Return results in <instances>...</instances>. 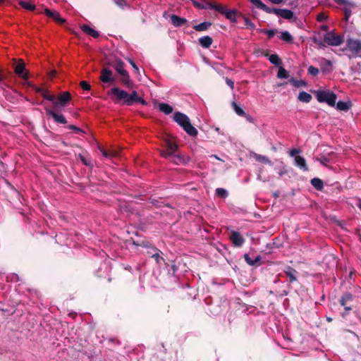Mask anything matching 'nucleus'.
<instances>
[{
  "label": "nucleus",
  "instance_id": "nucleus-36",
  "mask_svg": "<svg viewBox=\"0 0 361 361\" xmlns=\"http://www.w3.org/2000/svg\"><path fill=\"white\" fill-rule=\"evenodd\" d=\"M256 7L268 11V8L260 0H250Z\"/></svg>",
  "mask_w": 361,
  "mask_h": 361
},
{
  "label": "nucleus",
  "instance_id": "nucleus-29",
  "mask_svg": "<svg viewBox=\"0 0 361 361\" xmlns=\"http://www.w3.org/2000/svg\"><path fill=\"white\" fill-rule=\"evenodd\" d=\"M311 183L313 185V187L317 190H320L323 188V182L321 179L318 178H314L312 179Z\"/></svg>",
  "mask_w": 361,
  "mask_h": 361
},
{
  "label": "nucleus",
  "instance_id": "nucleus-49",
  "mask_svg": "<svg viewBox=\"0 0 361 361\" xmlns=\"http://www.w3.org/2000/svg\"><path fill=\"white\" fill-rule=\"evenodd\" d=\"M226 84L231 87V90H233L234 88V82L231 79L226 78Z\"/></svg>",
  "mask_w": 361,
  "mask_h": 361
},
{
  "label": "nucleus",
  "instance_id": "nucleus-8",
  "mask_svg": "<svg viewBox=\"0 0 361 361\" xmlns=\"http://www.w3.org/2000/svg\"><path fill=\"white\" fill-rule=\"evenodd\" d=\"M166 151H161V155L163 157L165 158H169L173 155V154L176 152L177 149V145L176 143H174L173 141L170 140H167L166 141Z\"/></svg>",
  "mask_w": 361,
  "mask_h": 361
},
{
  "label": "nucleus",
  "instance_id": "nucleus-46",
  "mask_svg": "<svg viewBox=\"0 0 361 361\" xmlns=\"http://www.w3.org/2000/svg\"><path fill=\"white\" fill-rule=\"evenodd\" d=\"M290 82L295 87H300L302 85H305V82L302 81V80L298 81V80H291Z\"/></svg>",
  "mask_w": 361,
  "mask_h": 361
},
{
  "label": "nucleus",
  "instance_id": "nucleus-13",
  "mask_svg": "<svg viewBox=\"0 0 361 361\" xmlns=\"http://www.w3.org/2000/svg\"><path fill=\"white\" fill-rule=\"evenodd\" d=\"M152 250L154 252V253H152L151 252H148L149 254H152V257L155 260L157 264H161V262L166 263L165 259L163 257L160 255V254H162V252L157 249L155 247H152Z\"/></svg>",
  "mask_w": 361,
  "mask_h": 361
},
{
  "label": "nucleus",
  "instance_id": "nucleus-52",
  "mask_svg": "<svg viewBox=\"0 0 361 361\" xmlns=\"http://www.w3.org/2000/svg\"><path fill=\"white\" fill-rule=\"evenodd\" d=\"M28 85L33 87V88L36 90V92L40 93L41 94H42V92L45 90V89H44V88L37 87L34 85H32L31 84H30V82H28Z\"/></svg>",
  "mask_w": 361,
  "mask_h": 361
},
{
  "label": "nucleus",
  "instance_id": "nucleus-17",
  "mask_svg": "<svg viewBox=\"0 0 361 361\" xmlns=\"http://www.w3.org/2000/svg\"><path fill=\"white\" fill-rule=\"evenodd\" d=\"M44 13L50 17V18H52L53 19H54L56 22L59 23H63L65 22V20L61 18L60 17V15L58 12L56 11H50L49 9L48 8H46L44 10Z\"/></svg>",
  "mask_w": 361,
  "mask_h": 361
},
{
  "label": "nucleus",
  "instance_id": "nucleus-20",
  "mask_svg": "<svg viewBox=\"0 0 361 361\" xmlns=\"http://www.w3.org/2000/svg\"><path fill=\"white\" fill-rule=\"evenodd\" d=\"M169 158L171 161L176 164H185L189 161V157L180 155H172Z\"/></svg>",
  "mask_w": 361,
  "mask_h": 361
},
{
  "label": "nucleus",
  "instance_id": "nucleus-56",
  "mask_svg": "<svg viewBox=\"0 0 361 361\" xmlns=\"http://www.w3.org/2000/svg\"><path fill=\"white\" fill-rule=\"evenodd\" d=\"M56 74V71H51L49 74V76L50 78H53Z\"/></svg>",
  "mask_w": 361,
  "mask_h": 361
},
{
  "label": "nucleus",
  "instance_id": "nucleus-28",
  "mask_svg": "<svg viewBox=\"0 0 361 361\" xmlns=\"http://www.w3.org/2000/svg\"><path fill=\"white\" fill-rule=\"evenodd\" d=\"M114 67L120 75L124 74L125 72H126V71L124 69V64L121 61H117Z\"/></svg>",
  "mask_w": 361,
  "mask_h": 361
},
{
  "label": "nucleus",
  "instance_id": "nucleus-50",
  "mask_svg": "<svg viewBox=\"0 0 361 361\" xmlns=\"http://www.w3.org/2000/svg\"><path fill=\"white\" fill-rule=\"evenodd\" d=\"M300 152V150L297 149H293L290 151L289 152V154L290 157H297L296 154H298Z\"/></svg>",
  "mask_w": 361,
  "mask_h": 361
},
{
  "label": "nucleus",
  "instance_id": "nucleus-54",
  "mask_svg": "<svg viewBox=\"0 0 361 361\" xmlns=\"http://www.w3.org/2000/svg\"><path fill=\"white\" fill-rule=\"evenodd\" d=\"M128 241L131 242L133 245H134L137 247H139V245H138L139 240H133V238H130Z\"/></svg>",
  "mask_w": 361,
  "mask_h": 361
},
{
  "label": "nucleus",
  "instance_id": "nucleus-4",
  "mask_svg": "<svg viewBox=\"0 0 361 361\" xmlns=\"http://www.w3.org/2000/svg\"><path fill=\"white\" fill-rule=\"evenodd\" d=\"M346 46L353 56H357L361 53V41L358 39H350L347 40Z\"/></svg>",
  "mask_w": 361,
  "mask_h": 361
},
{
  "label": "nucleus",
  "instance_id": "nucleus-12",
  "mask_svg": "<svg viewBox=\"0 0 361 361\" xmlns=\"http://www.w3.org/2000/svg\"><path fill=\"white\" fill-rule=\"evenodd\" d=\"M100 80L103 82H112L114 81L113 73L111 70L103 68L101 72Z\"/></svg>",
  "mask_w": 361,
  "mask_h": 361
},
{
  "label": "nucleus",
  "instance_id": "nucleus-63",
  "mask_svg": "<svg viewBox=\"0 0 361 361\" xmlns=\"http://www.w3.org/2000/svg\"><path fill=\"white\" fill-rule=\"evenodd\" d=\"M70 128L74 129V130H75L77 131H80L79 128H76L75 126H70Z\"/></svg>",
  "mask_w": 361,
  "mask_h": 361
},
{
  "label": "nucleus",
  "instance_id": "nucleus-33",
  "mask_svg": "<svg viewBox=\"0 0 361 361\" xmlns=\"http://www.w3.org/2000/svg\"><path fill=\"white\" fill-rule=\"evenodd\" d=\"M280 38L287 42H291L293 41V37L288 31L282 32Z\"/></svg>",
  "mask_w": 361,
  "mask_h": 361
},
{
  "label": "nucleus",
  "instance_id": "nucleus-58",
  "mask_svg": "<svg viewBox=\"0 0 361 361\" xmlns=\"http://www.w3.org/2000/svg\"><path fill=\"white\" fill-rule=\"evenodd\" d=\"M286 173V170L283 168L282 170H281L279 172V174L280 176H283Z\"/></svg>",
  "mask_w": 361,
  "mask_h": 361
},
{
  "label": "nucleus",
  "instance_id": "nucleus-31",
  "mask_svg": "<svg viewBox=\"0 0 361 361\" xmlns=\"http://www.w3.org/2000/svg\"><path fill=\"white\" fill-rule=\"evenodd\" d=\"M226 18L231 21H235L236 12L234 10H228L226 8V12L224 13Z\"/></svg>",
  "mask_w": 361,
  "mask_h": 361
},
{
  "label": "nucleus",
  "instance_id": "nucleus-30",
  "mask_svg": "<svg viewBox=\"0 0 361 361\" xmlns=\"http://www.w3.org/2000/svg\"><path fill=\"white\" fill-rule=\"evenodd\" d=\"M350 107V102H338L336 104V108L341 111H348Z\"/></svg>",
  "mask_w": 361,
  "mask_h": 361
},
{
  "label": "nucleus",
  "instance_id": "nucleus-1",
  "mask_svg": "<svg viewBox=\"0 0 361 361\" xmlns=\"http://www.w3.org/2000/svg\"><path fill=\"white\" fill-rule=\"evenodd\" d=\"M173 119L188 135L190 136L197 135V130L191 125L190 119L186 115L180 112H176L173 116Z\"/></svg>",
  "mask_w": 361,
  "mask_h": 361
},
{
  "label": "nucleus",
  "instance_id": "nucleus-59",
  "mask_svg": "<svg viewBox=\"0 0 361 361\" xmlns=\"http://www.w3.org/2000/svg\"><path fill=\"white\" fill-rule=\"evenodd\" d=\"M116 4L120 6H123V4H124V1L123 0H118V1L116 2Z\"/></svg>",
  "mask_w": 361,
  "mask_h": 361
},
{
  "label": "nucleus",
  "instance_id": "nucleus-19",
  "mask_svg": "<svg viewBox=\"0 0 361 361\" xmlns=\"http://www.w3.org/2000/svg\"><path fill=\"white\" fill-rule=\"evenodd\" d=\"M244 259L249 265L256 266L259 264V262L262 259V257L260 255H257L255 259H252L248 254H245Z\"/></svg>",
  "mask_w": 361,
  "mask_h": 361
},
{
  "label": "nucleus",
  "instance_id": "nucleus-26",
  "mask_svg": "<svg viewBox=\"0 0 361 361\" xmlns=\"http://www.w3.org/2000/svg\"><path fill=\"white\" fill-rule=\"evenodd\" d=\"M121 81L128 88H131L133 87V83L131 80H130V76L128 73L125 72L124 74H121Z\"/></svg>",
  "mask_w": 361,
  "mask_h": 361
},
{
  "label": "nucleus",
  "instance_id": "nucleus-62",
  "mask_svg": "<svg viewBox=\"0 0 361 361\" xmlns=\"http://www.w3.org/2000/svg\"><path fill=\"white\" fill-rule=\"evenodd\" d=\"M269 1L274 4H280L282 1V0H269Z\"/></svg>",
  "mask_w": 361,
  "mask_h": 361
},
{
  "label": "nucleus",
  "instance_id": "nucleus-10",
  "mask_svg": "<svg viewBox=\"0 0 361 361\" xmlns=\"http://www.w3.org/2000/svg\"><path fill=\"white\" fill-rule=\"evenodd\" d=\"M353 298V295L349 293L346 292L343 293L339 300V302L341 305L343 306L345 308V310L346 311L345 313L343 314V317H345V314H347L350 310H351V307L348 306V302L350 301H352Z\"/></svg>",
  "mask_w": 361,
  "mask_h": 361
},
{
  "label": "nucleus",
  "instance_id": "nucleus-55",
  "mask_svg": "<svg viewBox=\"0 0 361 361\" xmlns=\"http://www.w3.org/2000/svg\"><path fill=\"white\" fill-rule=\"evenodd\" d=\"M109 152L110 153V158L118 155V152L114 149H111Z\"/></svg>",
  "mask_w": 361,
  "mask_h": 361
},
{
  "label": "nucleus",
  "instance_id": "nucleus-11",
  "mask_svg": "<svg viewBox=\"0 0 361 361\" xmlns=\"http://www.w3.org/2000/svg\"><path fill=\"white\" fill-rule=\"evenodd\" d=\"M283 273L288 278L289 283H294L298 281V277L299 276V273L297 270H295L293 267H291L290 266H287L285 268Z\"/></svg>",
  "mask_w": 361,
  "mask_h": 361
},
{
  "label": "nucleus",
  "instance_id": "nucleus-34",
  "mask_svg": "<svg viewBox=\"0 0 361 361\" xmlns=\"http://www.w3.org/2000/svg\"><path fill=\"white\" fill-rule=\"evenodd\" d=\"M210 25L211 23H202L199 25H195L194 27V29L197 31H203L207 30Z\"/></svg>",
  "mask_w": 361,
  "mask_h": 361
},
{
  "label": "nucleus",
  "instance_id": "nucleus-64",
  "mask_svg": "<svg viewBox=\"0 0 361 361\" xmlns=\"http://www.w3.org/2000/svg\"><path fill=\"white\" fill-rule=\"evenodd\" d=\"M212 157H214L215 159H219L217 156H216V155H213Z\"/></svg>",
  "mask_w": 361,
  "mask_h": 361
},
{
  "label": "nucleus",
  "instance_id": "nucleus-35",
  "mask_svg": "<svg viewBox=\"0 0 361 361\" xmlns=\"http://www.w3.org/2000/svg\"><path fill=\"white\" fill-rule=\"evenodd\" d=\"M288 73L285 68H283V67L279 68L277 74L278 78L281 79H286L288 78Z\"/></svg>",
  "mask_w": 361,
  "mask_h": 361
},
{
  "label": "nucleus",
  "instance_id": "nucleus-25",
  "mask_svg": "<svg viewBox=\"0 0 361 361\" xmlns=\"http://www.w3.org/2000/svg\"><path fill=\"white\" fill-rule=\"evenodd\" d=\"M298 98L302 102L309 103L312 99V96L310 94L302 91L300 92Z\"/></svg>",
  "mask_w": 361,
  "mask_h": 361
},
{
  "label": "nucleus",
  "instance_id": "nucleus-2",
  "mask_svg": "<svg viewBox=\"0 0 361 361\" xmlns=\"http://www.w3.org/2000/svg\"><path fill=\"white\" fill-rule=\"evenodd\" d=\"M316 97L319 102H326L331 106L336 104V95L331 91H317Z\"/></svg>",
  "mask_w": 361,
  "mask_h": 361
},
{
  "label": "nucleus",
  "instance_id": "nucleus-39",
  "mask_svg": "<svg viewBox=\"0 0 361 361\" xmlns=\"http://www.w3.org/2000/svg\"><path fill=\"white\" fill-rule=\"evenodd\" d=\"M216 194L221 198H225L228 196V192L224 188H217L216 190Z\"/></svg>",
  "mask_w": 361,
  "mask_h": 361
},
{
  "label": "nucleus",
  "instance_id": "nucleus-47",
  "mask_svg": "<svg viewBox=\"0 0 361 361\" xmlns=\"http://www.w3.org/2000/svg\"><path fill=\"white\" fill-rule=\"evenodd\" d=\"M80 86L85 90H90V85L86 81L80 82Z\"/></svg>",
  "mask_w": 361,
  "mask_h": 361
},
{
  "label": "nucleus",
  "instance_id": "nucleus-3",
  "mask_svg": "<svg viewBox=\"0 0 361 361\" xmlns=\"http://www.w3.org/2000/svg\"><path fill=\"white\" fill-rule=\"evenodd\" d=\"M324 42L330 46H339L343 42V37L341 35H336L333 32H328L324 36Z\"/></svg>",
  "mask_w": 361,
  "mask_h": 361
},
{
  "label": "nucleus",
  "instance_id": "nucleus-6",
  "mask_svg": "<svg viewBox=\"0 0 361 361\" xmlns=\"http://www.w3.org/2000/svg\"><path fill=\"white\" fill-rule=\"evenodd\" d=\"M230 240L235 247H241L245 243V238L238 231H232L229 237Z\"/></svg>",
  "mask_w": 361,
  "mask_h": 361
},
{
  "label": "nucleus",
  "instance_id": "nucleus-45",
  "mask_svg": "<svg viewBox=\"0 0 361 361\" xmlns=\"http://www.w3.org/2000/svg\"><path fill=\"white\" fill-rule=\"evenodd\" d=\"M99 151L102 152V155L106 158H110V153L109 151H106L104 147H99Z\"/></svg>",
  "mask_w": 361,
  "mask_h": 361
},
{
  "label": "nucleus",
  "instance_id": "nucleus-53",
  "mask_svg": "<svg viewBox=\"0 0 361 361\" xmlns=\"http://www.w3.org/2000/svg\"><path fill=\"white\" fill-rule=\"evenodd\" d=\"M264 32L267 33L269 37H272L275 35V31L271 30H266Z\"/></svg>",
  "mask_w": 361,
  "mask_h": 361
},
{
  "label": "nucleus",
  "instance_id": "nucleus-61",
  "mask_svg": "<svg viewBox=\"0 0 361 361\" xmlns=\"http://www.w3.org/2000/svg\"><path fill=\"white\" fill-rule=\"evenodd\" d=\"M80 157L81 161L84 163V164H85V165L89 164L82 156L80 155Z\"/></svg>",
  "mask_w": 361,
  "mask_h": 361
},
{
  "label": "nucleus",
  "instance_id": "nucleus-23",
  "mask_svg": "<svg viewBox=\"0 0 361 361\" xmlns=\"http://www.w3.org/2000/svg\"><path fill=\"white\" fill-rule=\"evenodd\" d=\"M140 98L138 97L136 91H133L131 94H128V99L126 100V104L132 105L134 102H138Z\"/></svg>",
  "mask_w": 361,
  "mask_h": 361
},
{
  "label": "nucleus",
  "instance_id": "nucleus-21",
  "mask_svg": "<svg viewBox=\"0 0 361 361\" xmlns=\"http://www.w3.org/2000/svg\"><path fill=\"white\" fill-rule=\"evenodd\" d=\"M213 42V39L209 36H204L199 39V43L203 48H209Z\"/></svg>",
  "mask_w": 361,
  "mask_h": 361
},
{
  "label": "nucleus",
  "instance_id": "nucleus-38",
  "mask_svg": "<svg viewBox=\"0 0 361 361\" xmlns=\"http://www.w3.org/2000/svg\"><path fill=\"white\" fill-rule=\"evenodd\" d=\"M42 96L47 99V100H49L51 102H54L55 100V96L54 94H51L49 93V92L48 91V90L45 89V90L42 92Z\"/></svg>",
  "mask_w": 361,
  "mask_h": 361
},
{
  "label": "nucleus",
  "instance_id": "nucleus-9",
  "mask_svg": "<svg viewBox=\"0 0 361 361\" xmlns=\"http://www.w3.org/2000/svg\"><path fill=\"white\" fill-rule=\"evenodd\" d=\"M109 95H114L116 99L123 100L126 104V100L128 99V93L124 90H120L117 87L112 88L109 92Z\"/></svg>",
  "mask_w": 361,
  "mask_h": 361
},
{
  "label": "nucleus",
  "instance_id": "nucleus-44",
  "mask_svg": "<svg viewBox=\"0 0 361 361\" xmlns=\"http://www.w3.org/2000/svg\"><path fill=\"white\" fill-rule=\"evenodd\" d=\"M317 160L325 166H327V164L329 162V159L325 157H322L320 159L317 158Z\"/></svg>",
  "mask_w": 361,
  "mask_h": 361
},
{
  "label": "nucleus",
  "instance_id": "nucleus-48",
  "mask_svg": "<svg viewBox=\"0 0 361 361\" xmlns=\"http://www.w3.org/2000/svg\"><path fill=\"white\" fill-rule=\"evenodd\" d=\"M326 18V16L323 13H319L317 16V20L320 22L325 20Z\"/></svg>",
  "mask_w": 361,
  "mask_h": 361
},
{
  "label": "nucleus",
  "instance_id": "nucleus-41",
  "mask_svg": "<svg viewBox=\"0 0 361 361\" xmlns=\"http://www.w3.org/2000/svg\"><path fill=\"white\" fill-rule=\"evenodd\" d=\"M270 62L274 65H279L281 63V61L279 56L276 54H271L269 58Z\"/></svg>",
  "mask_w": 361,
  "mask_h": 361
},
{
  "label": "nucleus",
  "instance_id": "nucleus-57",
  "mask_svg": "<svg viewBox=\"0 0 361 361\" xmlns=\"http://www.w3.org/2000/svg\"><path fill=\"white\" fill-rule=\"evenodd\" d=\"M322 61L326 64L328 66H331V62L329 60H326V59H322Z\"/></svg>",
  "mask_w": 361,
  "mask_h": 361
},
{
  "label": "nucleus",
  "instance_id": "nucleus-43",
  "mask_svg": "<svg viewBox=\"0 0 361 361\" xmlns=\"http://www.w3.org/2000/svg\"><path fill=\"white\" fill-rule=\"evenodd\" d=\"M138 245H139V247H151L152 248V247L150 246L151 245L150 243L145 240H139Z\"/></svg>",
  "mask_w": 361,
  "mask_h": 361
},
{
  "label": "nucleus",
  "instance_id": "nucleus-32",
  "mask_svg": "<svg viewBox=\"0 0 361 361\" xmlns=\"http://www.w3.org/2000/svg\"><path fill=\"white\" fill-rule=\"evenodd\" d=\"M211 7L221 14H224L226 10V7L220 4H213L211 5Z\"/></svg>",
  "mask_w": 361,
  "mask_h": 361
},
{
  "label": "nucleus",
  "instance_id": "nucleus-14",
  "mask_svg": "<svg viewBox=\"0 0 361 361\" xmlns=\"http://www.w3.org/2000/svg\"><path fill=\"white\" fill-rule=\"evenodd\" d=\"M47 114L52 116L54 121L57 123L62 124L66 123V120L62 114H56L54 111L49 109H47Z\"/></svg>",
  "mask_w": 361,
  "mask_h": 361
},
{
  "label": "nucleus",
  "instance_id": "nucleus-15",
  "mask_svg": "<svg viewBox=\"0 0 361 361\" xmlns=\"http://www.w3.org/2000/svg\"><path fill=\"white\" fill-rule=\"evenodd\" d=\"M274 13L285 19H291L293 16V13L287 9H274Z\"/></svg>",
  "mask_w": 361,
  "mask_h": 361
},
{
  "label": "nucleus",
  "instance_id": "nucleus-51",
  "mask_svg": "<svg viewBox=\"0 0 361 361\" xmlns=\"http://www.w3.org/2000/svg\"><path fill=\"white\" fill-rule=\"evenodd\" d=\"M128 62L130 63V65L132 66V67L134 68V70L136 71V72H138L139 71V69L137 68V66H136V64L135 63V62L130 59H128Z\"/></svg>",
  "mask_w": 361,
  "mask_h": 361
},
{
  "label": "nucleus",
  "instance_id": "nucleus-24",
  "mask_svg": "<svg viewBox=\"0 0 361 361\" xmlns=\"http://www.w3.org/2000/svg\"><path fill=\"white\" fill-rule=\"evenodd\" d=\"M157 106L159 111H162L166 115L170 114L173 111V107L169 105L168 104L159 103L157 104Z\"/></svg>",
  "mask_w": 361,
  "mask_h": 361
},
{
  "label": "nucleus",
  "instance_id": "nucleus-16",
  "mask_svg": "<svg viewBox=\"0 0 361 361\" xmlns=\"http://www.w3.org/2000/svg\"><path fill=\"white\" fill-rule=\"evenodd\" d=\"M295 165L304 171H308V167L306 164V161L304 157L297 156L295 157Z\"/></svg>",
  "mask_w": 361,
  "mask_h": 361
},
{
  "label": "nucleus",
  "instance_id": "nucleus-5",
  "mask_svg": "<svg viewBox=\"0 0 361 361\" xmlns=\"http://www.w3.org/2000/svg\"><path fill=\"white\" fill-rule=\"evenodd\" d=\"M71 98L72 97L69 92H64L56 98L55 97L54 105L56 109L64 107L66 106L67 102L71 100Z\"/></svg>",
  "mask_w": 361,
  "mask_h": 361
},
{
  "label": "nucleus",
  "instance_id": "nucleus-37",
  "mask_svg": "<svg viewBox=\"0 0 361 361\" xmlns=\"http://www.w3.org/2000/svg\"><path fill=\"white\" fill-rule=\"evenodd\" d=\"M20 5L29 11H32L35 9V6L30 1H20Z\"/></svg>",
  "mask_w": 361,
  "mask_h": 361
},
{
  "label": "nucleus",
  "instance_id": "nucleus-40",
  "mask_svg": "<svg viewBox=\"0 0 361 361\" xmlns=\"http://www.w3.org/2000/svg\"><path fill=\"white\" fill-rule=\"evenodd\" d=\"M232 106L233 107L234 111L238 115L241 116H245V111L236 103L233 102L232 104Z\"/></svg>",
  "mask_w": 361,
  "mask_h": 361
},
{
  "label": "nucleus",
  "instance_id": "nucleus-18",
  "mask_svg": "<svg viewBox=\"0 0 361 361\" xmlns=\"http://www.w3.org/2000/svg\"><path fill=\"white\" fill-rule=\"evenodd\" d=\"M171 23L175 27H180L187 22V20L184 18H180V17H178V16L172 15L171 16Z\"/></svg>",
  "mask_w": 361,
  "mask_h": 361
},
{
  "label": "nucleus",
  "instance_id": "nucleus-7",
  "mask_svg": "<svg viewBox=\"0 0 361 361\" xmlns=\"http://www.w3.org/2000/svg\"><path fill=\"white\" fill-rule=\"evenodd\" d=\"M14 71L16 74L21 77L23 79L28 78V73L25 69V66L22 59L18 60V63L14 66Z\"/></svg>",
  "mask_w": 361,
  "mask_h": 361
},
{
  "label": "nucleus",
  "instance_id": "nucleus-42",
  "mask_svg": "<svg viewBox=\"0 0 361 361\" xmlns=\"http://www.w3.org/2000/svg\"><path fill=\"white\" fill-rule=\"evenodd\" d=\"M307 72H308V74L313 75V76H316L319 73V69L312 66H310L308 68Z\"/></svg>",
  "mask_w": 361,
  "mask_h": 361
},
{
  "label": "nucleus",
  "instance_id": "nucleus-22",
  "mask_svg": "<svg viewBox=\"0 0 361 361\" xmlns=\"http://www.w3.org/2000/svg\"><path fill=\"white\" fill-rule=\"evenodd\" d=\"M81 30L86 34L97 38L99 37V33L97 31L94 30L93 28L90 27L87 25H83L81 26Z\"/></svg>",
  "mask_w": 361,
  "mask_h": 361
},
{
  "label": "nucleus",
  "instance_id": "nucleus-27",
  "mask_svg": "<svg viewBox=\"0 0 361 361\" xmlns=\"http://www.w3.org/2000/svg\"><path fill=\"white\" fill-rule=\"evenodd\" d=\"M252 157L255 160H257V161H258L259 162L264 163V164H271V163L270 160L269 159V158L265 157V156L254 153L252 154Z\"/></svg>",
  "mask_w": 361,
  "mask_h": 361
},
{
  "label": "nucleus",
  "instance_id": "nucleus-60",
  "mask_svg": "<svg viewBox=\"0 0 361 361\" xmlns=\"http://www.w3.org/2000/svg\"><path fill=\"white\" fill-rule=\"evenodd\" d=\"M250 215L253 216L254 217H257V218H260L261 216L255 212H253V213H250Z\"/></svg>",
  "mask_w": 361,
  "mask_h": 361
}]
</instances>
